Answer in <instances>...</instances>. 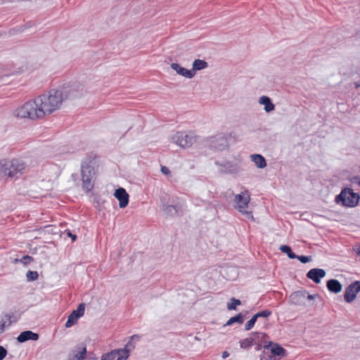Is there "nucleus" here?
Wrapping results in <instances>:
<instances>
[{"mask_svg": "<svg viewBox=\"0 0 360 360\" xmlns=\"http://www.w3.org/2000/svg\"><path fill=\"white\" fill-rule=\"evenodd\" d=\"M89 360H96V358H90Z\"/></svg>", "mask_w": 360, "mask_h": 360, "instance_id": "51", "label": "nucleus"}, {"mask_svg": "<svg viewBox=\"0 0 360 360\" xmlns=\"http://www.w3.org/2000/svg\"><path fill=\"white\" fill-rule=\"evenodd\" d=\"M161 172L164 174H170V171H169V168L167 167H166V166H162Z\"/></svg>", "mask_w": 360, "mask_h": 360, "instance_id": "41", "label": "nucleus"}, {"mask_svg": "<svg viewBox=\"0 0 360 360\" xmlns=\"http://www.w3.org/2000/svg\"><path fill=\"white\" fill-rule=\"evenodd\" d=\"M230 301L231 302L227 304V309L229 310H236V306L241 304L240 300L235 297L231 298Z\"/></svg>", "mask_w": 360, "mask_h": 360, "instance_id": "31", "label": "nucleus"}, {"mask_svg": "<svg viewBox=\"0 0 360 360\" xmlns=\"http://www.w3.org/2000/svg\"><path fill=\"white\" fill-rule=\"evenodd\" d=\"M140 339V337L137 335H134L131 337V340L127 342L126 345V347H129L130 349L134 348L135 346L133 344V341H139Z\"/></svg>", "mask_w": 360, "mask_h": 360, "instance_id": "36", "label": "nucleus"}, {"mask_svg": "<svg viewBox=\"0 0 360 360\" xmlns=\"http://www.w3.org/2000/svg\"><path fill=\"white\" fill-rule=\"evenodd\" d=\"M328 290L333 293H338L341 292L342 285L337 279H330L326 283Z\"/></svg>", "mask_w": 360, "mask_h": 360, "instance_id": "17", "label": "nucleus"}, {"mask_svg": "<svg viewBox=\"0 0 360 360\" xmlns=\"http://www.w3.org/2000/svg\"><path fill=\"white\" fill-rule=\"evenodd\" d=\"M39 335L38 333H34L31 330H25L20 333L17 337V340L20 343L25 342L28 340L36 341L39 340Z\"/></svg>", "mask_w": 360, "mask_h": 360, "instance_id": "13", "label": "nucleus"}, {"mask_svg": "<svg viewBox=\"0 0 360 360\" xmlns=\"http://www.w3.org/2000/svg\"><path fill=\"white\" fill-rule=\"evenodd\" d=\"M206 142L210 148L215 150L222 151L228 147L227 139L223 134L207 138Z\"/></svg>", "mask_w": 360, "mask_h": 360, "instance_id": "8", "label": "nucleus"}, {"mask_svg": "<svg viewBox=\"0 0 360 360\" xmlns=\"http://www.w3.org/2000/svg\"><path fill=\"white\" fill-rule=\"evenodd\" d=\"M171 68L172 70H175L176 72L181 76H184L186 78L191 79L194 77L193 71L191 70H187L183 67H181L179 64L173 63L171 64Z\"/></svg>", "mask_w": 360, "mask_h": 360, "instance_id": "15", "label": "nucleus"}, {"mask_svg": "<svg viewBox=\"0 0 360 360\" xmlns=\"http://www.w3.org/2000/svg\"><path fill=\"white\" fill-rule=\"evenodd\" d=\"M360 195L349 188H343L340 193L336 195L335 201L344 207H354L359 203Z\"/></svg>", "mask_w": 360, "mask_h": 360, "instance_id": "3", "label": "nucleus"}, {"mask_svg": "<svg viewBox=\"0 0 360 360\" xmlns=\"http://www.w3.org/2000/svg\"><path fill=\"white\" fill-rule=\"evenodd\" d=\"M129 349L130 348L126 347L124 349H117V360H126L128 359L129 356Z\"/></svg>", "mask_w": 360, "mask_h": 360, "instance_id": "25", "label": "nucleus"}, {"mask_svg": "<svg viewBox=\"0 0 360 360\" xmlns=\"http://www.w3.org/2000/svg\"><path fill=\"white\" fill-rule=\"evenodd\" d=\"M114 195L119 200V206L120 208H124L127 206L129 203V194L124 188H119L116 189Z\"/></svg>", "mask_w": 360, "mask_h": 360, "instance_id": "12", "label": "nucleus"}, {"mask_svg": "<svg viewBox=\"0 0 360 360\" xmlns=\"http://www.w3.org/2000/svg\"><path fill=\"white\" fill-rule=\"evenodd\" d=\"M5 168L6 176L18 178L25 168V162L19 159H5Z\"/></svg>", "mask_w": 360, "mask_h": 360, "instance_id": "5", "label": "nucleus"}, {"mask_svg": "<svg viewBox=\"0 0 360 360\" xmlns=\"http://www.w3.org/2000/svg\"><path fill=\"white\" fill-rule=\"evenodd\" d=\"M295 259H297L300 262L303 264L307 263L311 260L309 257L304 255H297V257H295Z\"/></svg>", "mask_w": 360, "mask_h": 360, "instance_id": "38", "label": "nucleus"}, {"mask_svg": "<svg viewBox=\"0 0 360 360\" xmlns=\"http://www.w3.org/2000/svg\"><path fill=\"white\" fill-rule=\"evenodd\" d=\"M68 236L72 238V241H75L77 239V236L72 233L70 231L68 232Z\"/></svg>", "mask_w": 360, "mask_h": 360, "instance_id": "43", "label": "nucleus"}, {"mask_svg": "<svg viewBox=\"0 0 360 360\" xmlns=\"http://www.w3.org/2000/svg\"><path fill=\"white\" fill-rule=\"evenodd\" d=\"M96 162L94 160L86 159L82 163V181L84 191L89 192L94 187L93 179L96 176Z\"/></svg>", "mask_w": 360, "mask_h": 360, "instance_id": "2", "label": "nucleus"}, {"mask_svg": "<svg viewBox=\"0 0 360 360\" xmlns=\"http://www.w3.org/2000/svg\"><path fill=\"white\" fill-rule=\"evenodd\" d=\"M267 335L263 333L260 332H255L252 333L251 334V336L250 338H254V343L253 344H257V342H259L261 341L262 342H264L265 345L266 343V338H267Z\"/></svg>", "mask_w": 360, "mask_h": 360, "instance_id": "23", "label": "nucleus"}, {"mask_svg": "<svg viewBox=\"0 0 360 360\" xmlns=\"http://www.w3.org/2000/svg\"><path fill=\"white\" fill-rule=\"evenodd\" d=\"M7 353V350L3 346H0V360H3L6 356Z\"/></svg>", "mask_w": 360, "mask_h": 360, "instance_id": "39", "label": "nucleus"}, {"mask_svg": "<svg viewBox=\"0 0 360 360\" xmlns=\"http://www.w3.org/2000/svg\"><path fill=\"white\" fill-rule=\"evenodd\" d=\"M264 348L270 349L271 352L275 356H283L285 354V349L283 347L272 342H269L267 344L264 345Z\"/></svg>", "mask_w": 360, "mask_h": 360, "instance_id": "14", "label": "nucleus"}, {"mask_svg": "<svg viewBox=\"0 0 360 360\" xmlns=\"http://www.w3.org/2000/svg\"><path fill=\"white\" fill-rule=\"evenodd\" d=\"M74 355L77 360L84 359L86 354V347L84 343L77 345L74 350Z\"/></svg>", "mask_w": 360, "mask_h": 360, "instance_id": "19", "label": "nucleus"}, {"mask_svg": "<svg viewBox=\"0 0 360 360\" xmlns=\"http://www.w3.org/2000/svg\"><path fill=\"white\" fill-rule=\"evenodd\" d=\"M207 66H208V64L205 60H200V59H195L193 63V67H192L191 71H193L194 75H195L196 71L205 69V68H207Z\"/></svg>", "mask_w": 360, "mask_h": 360, "instance_id": "22", "label": "nucleus"}, {"mask_svg": "<svg viewBox=\"0 0 360 360\" xmlns=\"http://www.w3.org/2000/svg\"><path fill=\"white\" fill-rule=\"evenodd\" d=\"M59 90L63 94V101L80 98L86 92L84 85L77 82L64 84Z\"/></svg>", "mask_w": 360, "mask_h": 360, "instance_id": "4", "label": "nucleus"}, {"mask_svg": "<svg viewBox=\"0 0 360 360\" xmlns=\"http://www.w3.org/2000/svg\"><path fill=\"white\" fill-rule=\"evenodd\" d=\"M254 338H245L240 341V346L242 349H249L254 343Z\"/></svg>", "mask_w": 360, "mask_h": 360, "instance_id": "28", "label": "nucleus"}, {"mask_svg": "<svg viewBox=\"0 0 360 360\" xmlns=\"http://www.w3.org/2000/svg\"><path fill=\"white\" fill-rule=\"evenodd\" d=\"M352 184H358L360 186V177L358 176H354L351 179Z\"/></svg>", "mask_w": 360, "mask_h": 360, "instance_id": "40", "label": "nucleus"}, {"mask_svg": "<svg viewBox=\"0 0 360 360\" xmlns=\"http://www.w3.org/2000/svg\"><path fill=\"white\" fill-rule=\"evenodd\" d=\"M262 342H261V343L257 342V344H255V345H256V348H255V349H256V350H257V351H258V350H260V349H261V348H262Z\"/></svg>", "mask_w": 360, "mask_h": 360, "instance_id": "46", "label": "nucleus"}, {"mask_svg": "<svg viewBox=\"0 0 360 360\" xmlns=\"http://www.w3.org/2000/svg\"><path fill=\"white\" fill-rule=\"evenodd\" d=\"M259 103L264 105V108L266 112H271L275 108V105L271 102L270 98L266 96H262L259 98Z\"/></svg>", "mask_w": 360, "mask_h": 360, "instance_id": "20", "label": "nucleus"}, {"mask_svg": "<svg viewBox=\"0 0 360 360\" xmlns=\"http://www.w3.org/2000/svg\"><path fill=\"white\" fill-rule=\"evenodd\" d=\"M250 200V197L248 191H245L240 194H237L234 198L236 207L238 210V211L243 214L245 215L247 217L253 219L252 212L246 210Z\"/></svg>", "mask_w": 360, "mask_h": 360, "instance_id": "7", "label": "nucleus"}, {"mask_svg": "<svg viewBox=\"0 0 360 360\" xmlns=\"http://www.w3.org/2000/svg\"><path fill=\"white\" fill-rule=\"evenodd\" d=\"M80 317L77 314H76L75 312L72 311L71 314L68 317V320L65 325V327L68 328L72 327L73 325L77 323V320Z\"/></svg>", "mask_w": 360, "mask_h": 360, "instance_id": "24", "label": "nucleus"}, {"mask_svg": "<svg viewBox=\"0 0 360 360\" xmlns=\"http://www.w3.org/2000/svg\"><path fill=\"white\" fill-rule=\"evenodd\" d=\"M0 176H6L5 168V159L0 160Z\"/></svg>", "mask_w": 360, "mask_h": 360, "instance_id": "37", "label": "nucleus"}, {"mask_svg": "<svg viewBox=\"0 0 360 360\" xmlns=\"http://www.w3.org/2000/svg\"><path fill=\"white\" fill-rule=\"evenodd\" d=\"M162 211L165 215L167 217H175L182 213V210L178 205H164Z\"/></svg>", "mask_w": 360, "mask_h": 360, "instance_id": "16", "label": "nucleus"}, {"mask_svg": "<svg viewBox=\"0 0 360 360\" xmlns=\"http://www.w3.org/2000/svg\"><path fill=\"white\" fill-rule=\"evenodd\" d=\"M271 314V311L270 310L265 309V310L257 312L254 316H255V318H256L257 319L258 318H260V317L267 318Z\"/></svg>", "mask_w": 360, "mask_h": 360, "instance_id": "33", "label": "nucleus"}, {"mask_svg": "<svg viewBox=\"0 0 360 360\" xmlns=\"http://www.w3.org/2000/svg\"><path fill=\"white\" fill-rule=\"evenodd\" d=\"M63 102L62 93L53 89L17 108L15 115L20 118L40 119L58 110Z\"/></svg>", "mask_w": 360, "mask_h": 360, "instance_id": "1", "label": "nucleus"}, {"mask_svg": "<svg viewBox=\"0 0 360 360\" xmlns=\"http://www.w3.org/2000/svg\"><path fill=\"white\" fill-rule=\"evenodd\" d=\"M5 316L6 317V319L9 321L7 326H9L11 325L12 322L10 321L11 318V316L10 314H6Z\"/></svg>", "mask_w": 360, "mask_h": 360, "instance_id": "44", "label": "nucleus"}, {"mask_svg": "<svg viewBox=\"0 0 360 360\" xmlns=\"http://www.w3.org/2000/svg\"><path fill=\"white\" fill-rule=\"evenodd\" d=\"M315 295H309L307 293L306 295V298H307L308 300H311L314 298Z\"/></svg>", "mask_w": 360, "mask_h": 360, "instance_id": "45", "label": "nucleus"}, {"mask_svg": "<svg viewBox=\"0 0 360 360\" xmlns=\"http://www.w3.org/2000/svg\"><path fill=\"white\" fill-rule=\"evenodd\" d=\"M306 291H296L290 295V299L292 304H301L306 298Z\"/></svg>", "mask_w": 360, "mask_h": 360, "instance_id": "18", "label": "nucleus"}, {"mask_svg": "<svg viewBox=\"0 0 360 360\" xmlns=\"http://www.w3.org/2000/svg\"><path fill=\"white\" fill-rule=\"evenodd\" d=\"M215 165L219 167V172L220 173L236 174L240 171V167L237 164H233L230 161L223 162L216 161Z\"/></svg>", "mask_w": 360, "mask_h": 360, "instance_id": "9", "label": "nucleus"}, {"mask_svg": "<svg viewBox=\"0 0 360 360\" xmlns=\"http://www.w3.org/2000/svg\"><path fill=\"white\" fill-rule=\"evenodd\" d=\"M117 356V349L112 350L110 352L103 354L101 356V360H114Z\"/></svg>", "mask_w": 360, "mask_h": 360, "instance_id": "30", "label": "nucleus"}, {"mask_svg": "<svg viewBox=\"0 0 360 360\" xmlns=\"http://www.w3.org/2000/svg\"><path fill=\"white\" fill-rule=\"evenodd\" d=\"M244 321L243 316L240 313L236 315L235 316L231 317L229 319V320L226 322V326H230L233 324V323H242Z\"/></svg>", "mask_w": 360, "mask_h": 360, "instance_id": "29", "label": "nucleus"}, {"mask_svg": "<svg viewBox=\"0 0 360 360\" xmlns=\"http://www.w3.org/2000/svg\"><path fill=\"white\" fill-rule=\"evenodd\" d=\"M172 142L183 148H190L196 141L197 137L194 132L177 131L172 138Z\"/></svg>", "mask_w": 360, "mask_h": 360, "instance_id": "6", "label": "nucleus"}, {"mask_svg": "<svg viewBox=\"0 0 360 360\" xmlns=\"http://www.w3.org/2000/svg\"><path fill=\"white\" fill-rule=\"evenodd\" d=\"M356 253H357L359 255H360V246H359V248L357 249Z\"/></svg>", "mask_w": 360, "mask_h": 360, "instance_id": "50", "label": "nucleus"}, {"mask_svg": "<svg viewBox=\"0 0 360 360\" xmlns=\"http://www.w3.org/2000/svg\"><path fill=\"white\" fill-rule=\"evenodd\" d=\"M6 322L4 321H0V333H3L5 330Z\"/></svg>", "mask_w": 360, "mask_h": 360, "instance_id": "42", "label": "nucleus"}, {"mask_svg": "<svg viewBox=\"0 0 360 360\" xmlns=\"http://www.w3.org/2000/svg\"><path fill=\"white\" fill-rule=\"evenodd\" d=\"M250 158L259 169H263L266 166L265 158L260 154H253L250 156Z\"/></svg>", "mask_w": 360, "mask_h": 360, "instance_id": "21", "label": "nucleus"}, {"mask_svg": "<svg viewBox=\"0 0 360 360\" xmlns=\"http://www.w3.org/2000/svg\"><path fill=\"white\" fill-rule=\"evenodd\" d=\"M85 305L84 303H81L79 304L77 309L76 310H73L72 311L77 314L79 317L82 316L84 314Z\"/></svg>", "mask_w": 360, "mask_h": 360, "instance_id": "35", "label": "nucleus"}, {"mask_svg": "<svg viewBox=\"0 0 360 360\" xmlns=\"http://www.w3.org/2000/svg\"><path fill=\"white\" fill-rule=\"evenodd\" d=\"M34 261V258L30 255H25L21 259H15L13 260L14 264L21 263L26 266Z\"/></svg>", "mask_w": 360, "mask_h": 360, "instance_id": "27", "label": "nucleus"}, {"mask_svg": "<svg viewBox=\"0 0 360 360\" xmlns=\"http://www.w3.org/2000/svg\"><path fill=\"white\" fill-rule=\"evenodd\" d=\"M68 360H77V359L75 358V356L74 355L73 357H69Z\"/></svg>", "mask_w": 360, "mask_h": 360, "instance_id": "49", "label": "nucleus"}, {"mask_svg": "<svg viewBox=\"0 0 360 360\" xmlns=\"http://www.w3.org/2000/svg\"><path fill=\"white\" fill-rule=\"evenodd\" d=\"M356 285L357 283H356V282H353L345 288L344 300L346 302L351 303L355 300L356 295L359 292Z\"/></svg>", "mask_w": 360, "mask_h": 360, "instance_id": "10", "label": "nucleus"}, {"mask_svg": "<svg viewBox=\"0 0 360 360\" xmlns=\"http://www.w3.org/2000/svg\"><path fill=\"white\" fill-rule=\"evenodd\" d=\"M355 282H356V283H357L356 287H357L359 292H360V281H355Z\"/></svg>", "mask_w": 360, "mask_h": 360, "instance_id": "48", "label": "nucleus"}, {"mask_svg": "<svg viewBox=\"0 0 360 360\" xmlns=\"http://www.w3.org/2000/svg\"><path fill=\"white\" fill-rule=\"evenodd\" d=\"M326 272L323 269L314 268L307 273V277L313 281L315 283H321V278L326 276Z\"/></svg>", "mask_w": 360, "mask_h": 360, "instance_id": "11", "label": "nucleus"}, {"mask_svg": "<svg viewBox=\"0 0 360 360\" xmlns=\"http://www.w3.org/2000/svg\"><path fill=\"white\" fill-rule=\"evenodd\" d=\"M39 277V274L36 271H28L26 274L27 281H34Z\"/></svg>", "mask_w": 360, "mask_h": 360, "instance_id": "32", "label": "nucleus"}, {"mask_svg": "<svg viewBox=\"0 0 360 360\" xmlns=\"http://www.w3.org/2000/svg\"><path fill=\"white\" fill-rule=\"evenodd\" d=\"M279 250L285 253L290 259H295L297 257V255H295L292 251L290 246L287 245H282L280 246Z\"/></svg>", "mask_w": 360, "mask_h": 360, "instance_id": "26", "label": "nucleus"}, {"mask_svg": "<svg viewBox=\"0 0 360 360\" xmlns=\"http://www.w3.org/2000/svg\"><path fill=\"white\" fill-rule=\"evenodd\" d=\"M229 356V353L228 352H226V351H225V352H224L222 353V358H223V359H226V358H227Z\"/></svg>", "mask_w": 360, "mask_h": 360, "instance_id": "47", "label": "nucleus"}, {"mask_svg": "<svg viewBox=\"0 0 360 360\" xmlns=\"http://www.w3.org/2000/svg\"><path fill=\"white\" fill-rule=\"evenodd\" d=\"M257 321V319L255 318V316H253L245 325V330H250L253 328L255 323Z\"/></svg>", "mask_w": 360, "mask_h": 360, "instance_id": "34", "label": "nucleus"}]
</instances>
